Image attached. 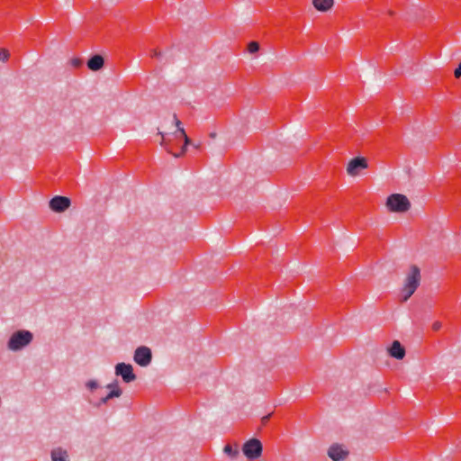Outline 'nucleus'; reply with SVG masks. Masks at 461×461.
Returning <instances> with one entry per match:
<instances>
[{"label":"nucleus","mask_w":461,"mask_h":461,"mask_svg":"<svg viewBox=\"0 0 461 461\" xmlns=\"http://www.w3.org/2000/svg\"><path fill=\"white\" fill-rule=\"evenodd\" d=\"M33 339V335L31 331L20 330L12 334L10 337L7 347L10 350L18 351L28 346Z\"/></svg>","instance_id":"obj_3"},{"label":"nucleus","mask_w":461,"mask_h":461,"mask_svg":"<svg viewBox=\"0 0 461 461\" xmlns=\"http://www.w3.org/2000/svg\"><path fill=\"white\" fill-rule=\"evenodd\" d=\"M328 456L333 461H343L346 457V451L343 450L341 445L335 443L330 447Z\"/></svg>","instance_id":"obj_10"},{"label":"nucleus","mask_w":461,"mask_h":461,"mask_svg":"<svg viewBox=\"0 0 461 461\" xmlns=\"http://www.w3.org/2000/svg\"><path fill=\"white\" fill-rule=\"evenodd\" d=\"M454 74H455V77H456V78H458V77H461V63L459 64L458 68H456L455 69V73H454Z\"/></svg>","instance_id":"obj_22"},{"label":"nucleus","mask_w":461,"mask_h":461,"mask_svg":"<svg viewBox=\"0 0 461 461\" xmlns=\"http://www.w3.org/2000/svg\"><path fill=\"white\" fill-rule=\"evenodd\" d=\"M215 135H216L215 133H211V134H210V136H211L212 138H214V137H215Z\"/></svg>","instance_id":"obj_25"},{"label":"nucleus","mask_w":461,"mask_h":461,"mask_svg":"<svg viewBox=\"0 0 461 461\" xmlns=\"http://www.w3.org/2000/svg\"><path fill=\"white\" fill-rule=\"evenodd\" d=\"M389 355L396 359H402L405 356L404 347L398 341L394 340L388 348Z\"/></svg>","instance_id":"obj_11"},{"label":"nucleus","mask_w":461,"mask_h":461,"mask_svg":"<svg viewBox=\"0 0 461 461\" xmlns=\"http://www.w3.org/2000/svg\"><path fill=\"white\" fill-rule=\"evenodd\" d=\"M70 205L69 198L57 195L50 201V207L52 211L61 212L67 210Z\"/></svg>","instance_id":"obj_9"},{"label":"nucleus","mask_w":461,"mask_h":461,"mask_svg":"<svg viewBox=\"0 0 461 461\" xmlns=\"http://www.w3.org/2000/svg\"><path fill=\"white\" fill-rule=\"evenodd\" d=\"M86 387L90 389L91 391L96 389L98 387V384L96 381L90 380L86 383Z\"/></svg>","instance_id":"obj_20"},{"label":"nucleus","mask_w":461,"mask_h":461,"mask_svg":"<svg viewBox=\"0 0 461 461\" xmlns=\"http://www.w3.org/2000/svg\"><path fill=\"white\" fill-rule=\"evenodd\" d=\"M71 65L74 68H80L83 65V60L78 58L73 59H71Z\"/></svg>","instance_id":"obj_19"},{"label":"nucleus","mask_w":461,"mask_h":461,"mask_svg":"<svg viewBox=\"0 0 461 461\" xmlns=\"http://www.w3.org/2000/svg\"><path fill=\"white\" fill-rule=\"evenodd\" d=\"M313 6L321 12L330 10L333 5V0H312Z\"/></svg>","instance_id":"obj_14"},{"label":"nucleus","mask_w":461,"mask_h":461,"mask_svg":"<svg viewBox=\"0 0 461 461\" xmlns=\"http://www.w3.org/2000/svg\"><path fill=\"white\" fill-rule=\"evenodd\" d=\"M134 361L140 366H147L152 358L151 350L145 346L139 347L134 353Z\"/></svg>","instance_id":"obj_7"},{"label":"nucleus","mask_w":461,"mask_h":461,"mask_svg":"<svg viewBox=\"0 0 461 461\" xmlns=\"http://www.w3.org/2000/svg\"><path fill=\"white\" fill-rule=\"evenodd\" d=\"M270 416H271V414H268V415H266V416L262 417L261 423L263 425H266L268 422V420L270 419Z\"/></svg>","instance_id":"obj_23"},{"label":"nucleus","mask_w":461,"mask_h":461,"mask_svg":"<svg viewBox=\"0 0 461 461\" xmlns=\"http://www.w3.org/2000/svg\"><path fill=\"white\" fill-rule=\"evenodd\" d=\"M223 452L230 457L235 458L239 455L238 446L235 445V447H233L230 444H227L223 448Z\"/></svg>","instance_id":"obj_16"},{"label":"nucleus","mask_w":461,"mask_h":461,"mask_svg":"<svg viewBox=\"0 0 461 461\" xmlns=\"http://www.w3.org/2000/svg\"><path fill=\"white\" fill-rule=\"evenodd\" d=\"M386 207L393 212H404L411 207L408 198L401 194H393L387 197Z\"/></svg>","instance_id":"obj_4"},{"label":"nucleus","mask_w":461,"mask_h":461,"mask_svg":"<svg viewBox=\"0 0 461 461\" xmlns=\"http://www.w3.org/2000/svg\"><path fill=\"white\" fill-rule=\"evenodd\" d=\"M104 59L99 54L92 56L87 61V68L92 71H98L104 67Z\"/></svg>","instance_id":"obj_12"},{"label":"nucleus","mask_w":461,"mask_h":461,"mask_svg":"<svg viewBox=\"0 0 461 461\" xmlns=\"http://www.w3.org/2000/svg\"><path fill=\"white\" fill-rule=\"evenodd\" d=\"M259 50V43L258 41H250L248 45V51L249 53H256Z\"/></svg>","instance_id":"obj_17"},{"label":"nucleus","mask_w":461,"mask_h":461,"mask_svg":"<svg viewBox=\"0 0 461 461\" xmlns=\"http://www.w3.org/2000/svg\"><path fill=\"white\" fill-rule=\"evenodd\" d=\"M107 388L111 389V392L107 395L101 398L100 403H106L110 399L122 395V389L119 387L117 383L109 384Z\"/></svg>","instance_id":"obj_13"},{"label":"nucleus","mask_w":461,"mask_h":461,"mask_svg":"<svg viewBox=\"0 0 461 461\" xmlns=\"http://www.w3.org/2000/svg\"><path fill=\"white\" fill-rule=\"evenodd\" d=\"M173 117H174L175 124L177 127L176 138H181L184 140V145L182 146L181 150L179 152H175L173 150L172 147L169 145L168 140L165 138L164 134L162 132H158V134L161 135V141H160L161 146L164 147L165 149L169 154H172L175 158H179L186 152V147H187V145H189L191 143V140L186 135L185 129L183 127H181V122L178 120L176 113H174Z\"/></svg>","instance_id":"obj_1"},{"label":"nucleus","mask_w":461,"mask_h":461,"mask_svg":"<svg viewBox=\"0 0 461 461\" xmlns=\"http://www.w3.org/2000/svg\"><path fill=\"white\" fill-rule=\"evenodd\" d=\"M68 452L60 447L55 448L51 451L52 461H68Z\"/></svg>","instance_id":"obj_15"},{"label":"nucleus","mask_w":461,"mask_h":461,"mask_svg":"<svg viewBox=\"0 0 461 461\" xmlns=\"http://www.w3.org/2000/svg\"><path fill=\"white\" fill-rule=\"evenodd\" d=\"M420 282V271L416 266H411L406 276L404 286L402 290V301H407L416 291Z\"/></svg>","instance_id":"obj_2"},{"label":"nucleus","mask_w":461,"mask_h":461,"mask_svg":"<svg viewBox=\"0 0 461 461\" xmlns=\"http://www.w3.org/2000/svg\"><path fill=\"white\" fill-rule=\"evenodd\" d=\"M115 374L121 375L125 383L132 382L136 379L132 366L125 363H119L115 366Z\"/></svg>","instance_id":"obj_8"},{"label":"nucleus","mask_w":461,"mask_h":461,"mask_svg":"<svg viewBox=\"0 0 461 461\" xmlns=\"http://www.w3.org/2000/svg\"><path fill=\"white\" fill-rule=\"evenodd\" d=\"M262 443L260 440L257 438H251L248 440L242 447V451L244 455L249 459H257L262 454Z\"/></svg>","instance_id":"obj_6"},{"label":"nucleus","mask_w":461,"mask_h":461,"mask_svg":"<svg viewBox=\"0 0 461 461\" xmlns=\"http://www.w3.org/2000/svg\"><path fill=\"white\" fill-rule=\"evenodd\" d=\"M368 167V161L365 157H356L348 162V175L359 176L364 175V170Z\"/></svg>","instance_id":"obj_5"},{"label":"nucleus","mask_w":461,"mask_h":461,"mask_svg":"<svg viewBox=\"0 0 461 461\" xmlns=\"http://www.w3.org/2000/svg\"><path fill=\"white\" fill-rule=\"evenodd\" d=\"M9 51L6 49H0V60L6 61L9 59Z\"/></svg>","instance_id":"obj_18"},{"label":"nucleus","mask_w":461,"mask_h":461,"mask_svg":"<svg viewBox=\"0 0 461 461\" xmlns=\"http://www.w3.org/2000/svg\"><path fill=\"white\" fill-rule=\"evenodd\" d=\"M432 328L434 330H438L440 328H441V322L439 321H435L432 325Z\"/></svg>","instance_id":"obj_24"},{"label":"nucleus","mask_w":461,"mask_h":461,"mask_svg":"<svg viewBox=\"0 0 461 461\" xmlns=\"http://www.w3.org/2000/svg\"><path fill=\"white\" fill-rule=\"evenodd\" d=\"M161 55V52L158 50L157 49H154L150 51V57L151 58H158Z\"/></svg>","instance_id":"obj_21"}]
</instances>
